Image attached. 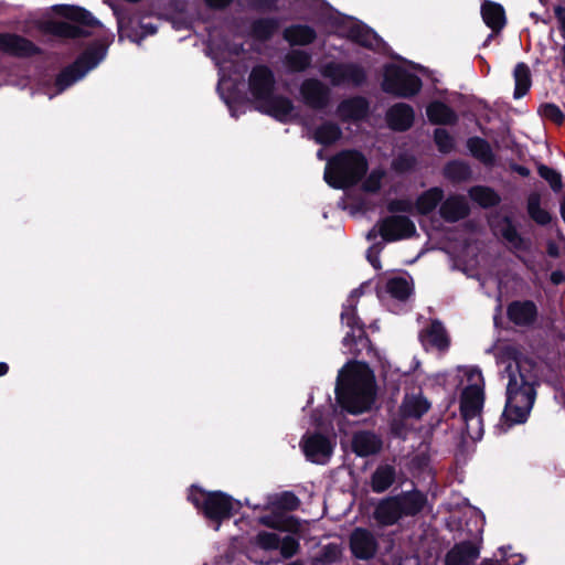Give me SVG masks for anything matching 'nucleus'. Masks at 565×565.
Here are the masks:
<instances>
[{
	"instance_id": "nucleus-36",
	"label": "nucleus",
	"mask_w": 565,
	"mask_h": 565,
	"mask_svg": "<svg viewBox=\"0 0 565 565\" xmlns=\"http://www.w3.org/2000/svg\"><path fill=\"white\" fill-rule=\"evenodd\" d=\"M470 199L482 209L495 207L501 202L499 193L487 185H475L469 190Z\"/></svg>"
},
{
	"instance_id": "nucleus-47",
	"label": "nucleus",
	"mask_w": 565,
	"mask_h": 565,
	"mask_svg": "<svg viewBox=\"0 0 565 565\" xmlns=\"http://www.w3.org/2000/svg\"><path fill=\"white\" fill-rule=\"evenodd\" d=\"M254 543L264 551L278 550L280 536L274 532L260 531L256 534Z\"/></svg>"
},
{
	"instance_id": "nucleus-61",
	"label": "nucleus",
	"mask_w": 565,
	"mask_h": 565,
	"mask_svg": "<svg viewBox=\"0 0 565 565\" xmlns=\"http://www.w3.org/2000/svg\"><path fill=\"white\" fill-rule=\"evenodd\" d=\"M362 295V289L361 288H355L351 291L348 300H347V303H356V299Z\"/></svg>"
},
{
	"instance_id": "nucleus-5",
	"label": "nucleus",
	"mask_w": 565,
	"mask_h": 565,
	"mask_svg": "<svg viewBox=\"0 0 565 565\" xmlns=\"http://www.w3.org/2000/svg\"><path fill=\"white\" fill-rule=\"evenodd\" d=\"M54 11L68 21H50L45 32L62 39L88 38L92 32L85 28H100L102 23L88 10L73 4L54 6Z\"/></svg>"
},
{
	"instance_id": "nucleus-1",
	"label": "nucleus",
	"mask_w": 565,
	"mask_h": 565,
	"mask_svg": "<svg viewBox=\"0 0 565 565\" xmlns=\"http://www.w3.org/2000/svg\"><path fill=\"white\" fill-rule=\"evenodd\" d=\"M513 360L514 367L509 364L505 369L509 374L507 401L499 424L504 433L513 425L527 420L536 399V386L540 385L534 372L536 364L532 359L515 353Z\"/></svg>"
},
{
	"instance_id": "nucleus-19",
	"label": "nucleus",
	"mask_w": 565,
	"mask_h": 565,
	"mask_svg": "<svg viewBox=\"0 0 565 565\" xmlns=\"http://www.w3.org/2000/svg\"><path fill=\"white\" fill-rule=\"evenodd\" d=\"M385 120L393 131L404 132L413 127L415 110L409 104L396 103L386 110Z\"/></svg>"
},
{
	"instance_id": "nucleus-45",
	"label": "nucleus",
	"mask_w": 565,
	"mask_h": 565,
	"mask_svg": "<svg viewBox=\"0 0 565 565\" xmlns=\"http://www.w3.org/2000/svg\"><path fill=\"white\" fill-rule=\"evenodd\" d=\"M539 115L552 121L555 125L561 126L565 121V114L554 103H544L537 109Z\"/></svg>"
},
{
	"instance_id": "nucleus-33",
	"label": "nucleus",
	"mask_w": 565,
	"mask_h": 565,
	"mask_svg": "<svg viewBox=\"0 0 565 565\" xmlns=\"http://www.w3.org/2000/svg\"><path fill=\"white\" fill-rule=\"evenodd\" d=\"M396 470L391 465H380L371 476V488L375 493H383L395 482Z\"/></svg>"
},
{
	"instance_id": "nucleus-60",
	"label": "nucleus",
	"mask_w": 565,
	"mask_h": 565,
	"mask_svg": "<svg viewBox=\"0 0 565 565\" xmlns=\"http://www.w3.org/2000/svg\"><path fill=\"white\" fill-rule=\"evenodd\" d=\"M551 281L554 285H559L565 281V274L561 270H554L551 274Z\"/></svg>"
},
{
	"instance_id": "nucleus-11",
	"label": "nucleus",
	"mask_w": 565,
	"mask_h": 565,
	"mask_svg": "<svg viewBox=\"0 0 565 565\" xmlns=\"http://www.w3.org/2000/svg\"><path fill=\"white\" fill-rule=\"evenodd\" d=\"M380 235L385 242H397L416 235L415 223L406 215H390L379 223Z\"/></svg>"
},
{
	"instance_id": "nucleus-48",
	"label": "nucleus",
	"mask_w": 565,
	"mask_h": 565,
	"mask_svg": "<svg viewBox=\"0 0 565 565\" xmlns=\"http://www.w3.org/2000/svg\"><path fill=\"white\" fill-rule=\"evenodd\" d=\"M274 505L279 510L291 512L299 508L300 500L294 492L285 491L276 499Z\"/></svg>"
},
{
	"instance_id": "nucleus-26",
	"label": "nucleus",
	"mask_w": 565,
	"mask_h": 565,
	"mask_svg": "<svg viewBox=\"0 0 565 565\" xmlns=\"http://www.w3.org/2000/svg\"><path fill=\"white\" fill-rule=\"evenodd\" d=\"M280 20L276 17L257 18L249 25V35L255 41L268 42L278 32Z\"/></svg>"
},
{
	"instance_id": "nucleus-46",
	"label": "nucleus",
	"mask_w": 565,
	"mask_h": 565,
	"mask_svg": "<svg viewBox=\"0 0 565 565\" xmlns=\"http://www.w3.org/2000/svg\"><path fill=\"white\" fill-rule=\"evenodd\" d=\"M539 175L544 179L554 192H559L563 188L562 175L555 169L540 164L537 167Z\"/></svg>"
},
{
	"instance_id": "nucleus-57",
	"label": "nucleus",
	"mask_w": 565,
	"mask_h": 565,
	"mask_svg": "<svg viewBox=\"0 0 565 565\" xmlns=\"http://www.w3.org/2000/svg\"><path fill=\"white\" fill-rule=\"evenodd\" d=\"M379 250L374 252V246L367 249L366 258L374 269H381V262L379 257Z\"/></svg>"
},
{
	"instance_id": "nucleus-49",
	"label": "nucleus",
	"mask_w": 565,
	"mask_h": 565,
	"mask_svg": "<svg viewBox=\"0 0 565 565\" xmlns=\"http://www.w3.org/2000/svg\"><path fill=\"white\" fill-rule=\"evenodd\" d=\"M278 550L284 558H291L300 550L299 539L290 534L280 537V544Z\"/></svg>"
},
{
	"instance_id": "nucleus-10",
	"label": "nucleus",
	"mask_w": 565,
	"mask_h": 565,
	"mask_svg": "<svg viewBox=\"0 0 565 565\" xmlns=\"http://www.w3.org/2000/svg\"><path fill=\"white\" fill-rule=\"evenodd\" d=\"M482 532L477 527L470 537L455 543L445 556V565H473L480 556Z\"/></svg>"
},
{
	"instance_id": "nucleus-35",
	"label": "nucleus",
	"mask_w": 565,
	"mask_h": 565,
	"mask_svg": "<svg viewBox=\"0 0 565 565\" xmlns=\"http://www.w3.org/2000/svg\"><path fill=\"white\" fill-rule=\"evenodd\" d=\"M342 137L341 127L333 121H324L319 125L313 134L312 138L316 143L329 147L339 141Z\"/></svg>"
},
{
	"instance_id": "nucleus-29",
	"label": "nucleus",
	"mask_w": 565,
	"mask_h": 565,
	"mask_svg": "<svg viewBox=\"0 0 565 565\" xmlns=\"http://www.w3.org/2000/svg\"><path fill=\"white\" fill-rule=\"evenodd\" d=\"M402 515L415 516L420 513L426 503L427 497L419 490L403 492L397 497Z\"/></svg>"
},
{
	"instance_id": "nucleus-64",
	"label": "nucleus",
	"mask_w": 565,
	"mask_h": 565,
	"mask_svg": "<svg viewBox=\"0 0 565 565\" xmlns=\"http://www.w3.org/2000/svg\"><path fill=\"white\" fill-rule=\"evenodd\" d=\"M480 565H500L499 561L492 558H484Z\"/></svg>"
},
{
	"instance_id": "nucleus-63",
	"label": "nucleus",
	"mask_w": 565,
	"mask_h": 565,
	"mask_svg": "<svg viewBox=\"0 0 565 565\" xmlns=\"http://www.w3.org/2000/svg\"><path fill=\"white\" fill-rule=\"evenodd\" d=\"M141 29L145 30L146 34H154L157 32V26L151 23L141 24Z\"/></svg>"
},
{
	"instance_id": "nucleus-13",
	"label": "nucleus",
	"mask_w": 565,
	"mask_h": 565,
	"mask_svg": "<svg viewBox=\"0 0 565 565\" xmlns=\"http://www.w3.org/2000/svg\"><path fill=\"white\" fill-rule=\"evenodd\" d=\"M299 93L303 104L313 110H323L331 100V89L318 78L302 81Z\"/></svg>"
},
{
	"instance_id": "nucleus-27",
	"label": "nucleus",
	"mask_w": 565,
	"mask_h": 565,
	"mask_svg": "<svg viewBox=\"0 0 565 565\" xmlns=\"http://www.w3.org/2000/svg\"><path fill=\"white\" fill-rule=\"evenodd\" d=\"M282 38L291 46H306L317 40V32L308 24H291L284 29Z\"/></svg>"
},
{
	"instance_id": "nucleus-42",
	"label": "nucleus",
	"mask_w": 565,
	"mask_h": 565,
	"mask_svg": "<svg viewBox=\"0 0 565 565\" xmlns=\"http://www.w3.org/2000/svg\"><path fill=\"white\" fill-rule=\"evenodd\" d=\"M445 177L451 182H465L471 179V167L461 160H452L444 168Z\"/></svg>"
},
{
	"instance_id": "nucleus-2",
	"label": "nucleus",
	"mask_w": 565,
	"mask_h": 565,
	"mask_svg": "<svg viewBox=\"0 0 565 565\" xmlns=\"http://www.w3.org/2000/svg\"><path fill=\"white\" fill-rule=\"evenodd\" d=\"M335 401L349 414L369 412L376 397V381L373 370L365 362H348L338 373Z\"/></svg>"
},
{
	"instance_id": "nucleus-51",
	"label": "nucleus",
	"mask_w": 565,
	"mask_h": 565,
	"mask_svg": "<svg viewBox=\"0 0 565 565\" xmlns=\"http://www.w3.org/2000/svg\"><path fill=\"white\" fill-rule=\"evenodd\" d=\"M505 225L501 230L502 237L514 247L520 248L523 242L522 236L519 234L512 220L508 216L504 217Z\"/></svg>"
},
{
	"instance_id": "nucleus-43",
	"label": "nucleus",
	"mask_w": 565,
	"mask_h": 565,
	"mask_svg": "<svg viewBox=\"0 0 565 565\" xmlns=\"http://www.w3.org/2000/svg\"><path fill=\"white\" fill-rule=\"evenodd\" d=\"M386 291L395 299L405 301L412 294V287L406 278L397 276L386 282Z\"/></svg>"
},
{
	"instance_id": "nucleus-6",
	"label": "nucleus",
	"mask_w": 565,
	"mask_h": 565,
	"mask_svg": "<svg viewBox=\"0 0 565 565\" xmlns=\"http://www.w3.org/2000/svg\"><path fill=\"white\" fill-rule=\"evenodd\" d=\"M107 47L99 42H95L81 53L76 60L65 66L55 78V86L58 90H64L75 82L86 75L87 72L95 68L106 56Z\"/></svg>"
},
{
	"instance_id": "nucleus-38",
	"label": "nucleus",
	"mask_w": 565,
	"mask_h": 565,
	"mask_svg": "<svg viewBox=\"0 0 565 565\" xmlns=\"http://www.w3.org/2000/svg\"><path fill=\"white\" fill-rule=\"evenodd\" d=\"M526 212L529 217L540 226H546L552 222L551 213L541 207V194L531 192L526 198Z\"/></svg>"
},
{
	"instance_id": "nucleus-14",
	"label": "nucleus",
	"mask_w": 565,
	"mask_h": 565,
	"mask_svg": "<svg viewBox=\"0 0 565 565\" xmlns=\"http://www.w3.org/2000/svg\"><path fill=\"white\" fill-rule=\"evenodd\" d=\"M349 548L354 558L370 561L377 553L379 542L369 529L355 527L349 536Z\"/></svg>"
},
{
	"instance_id": "nucleus-12",
	"label": "nucleus",
	"mask_w": 565,
	"mask_h": 565,
	"mask_svg": "<svg viewBox=\"0 0 565 565\" xmlns=\"http://www.w3.org/2000/svg\"><path fill=\"white\" fill-rule=\"evenodd\" d=\"M276 79L271 68L265 64L255 65L248 76V88L255 100L264 102L274 94Z\"/></svg>"
},
{
	"instance_id": "nucleus-53",
	"label": "nucleus",
	"mask_w": 565,
	"mask_h": 565,
	"mask_svg": "<svg viewBox=\"0 0 565 565\" xmlns=\"http://www.w3.org/2000/svg\"><path fill=\"white\" fill-rule=\"evenodd\" d=\"M250 7L262 12H271L278 9L277 0H250Z\"/></svg>"
},
{
	"instance_id": "nucleus-28",
	"label": "nucleus",
	"mask_w": 565,
	"mask_h": 565,
	"mask_svg": "<svg viewBox=\"0 0 565 565\" xmlns=\"http://www.w3.org/2000/svg\"><path fill=\"white\" fill-rule=\"evenodd\" d=\"M445 192L440 186H433L422 192L415 201V211L419 215H429L441 205Z\"/></svg>"
},
{
	"instance_id": "nucleus-56",
	"label": "nucleus",
	"mask_w": 565,
	"mask_h": 565,
	"mask_svg": "<svg viewBox=\"0 0 565 565\" xmlns=\"http://www.w3.org/2000/svg\"><path fill=\"white\" fill-rule=\"evenodd\" d=\"M234 0H204L205 6L211 10H224L232 4Z\"/></svg>"
},
{
	"instance_id": "nucleus-16",
	"label": "nucleus",
	"mask_w": 565,
	"mask_h": 565,
	"mask_svg": "<svg viewBox=\"0 0 565 565\" xmlns=\"http://www.w3.org/2000/svg\"><path fill=\"white\" fill-rule=\"evenodd\" d=\"M484 402L483 388L477 384L468 385L460 398V414L465 420L467 428L472 420H477L481 424V411Z\"/></svg>"
},
{
	"instance_id": "nucleus-37",
	"label": "nucleus",
	"mask_w": 565,
	"mask_h": 565,
	"mask_svg": "<svg viewBox=\"0 0 565 565\" xmlns=\"http://www.w3.org/2000/svg\"><path fill=\"white\" fill-rule=\"evenodd\" d=\"M348 39L353 43L365 49H373L374 42L379 41V35L364 23L352 24L347 34Z\"/></svg>"
},
{
	"instance_id": "nucleus-31",
	"label": "nucleus",
	"mask_w": 565,
	"mask_h": 565,
	"mask_svg": "<svg viewBox=\"0 0 565 565\" xmlns=\"http://www.w3.org/2000/svg\"><path fill=\"white\" fill-rule=\"evenodd\" d=\"M375 519L384 525H393L402 516L397 497L382 500L374 511Z\"/></svg>"
},
{
	"instance_id": "nucleus-23",
	"label": "nucleus",
	"mask_w": 565,
	"mask_h": 565,
	"mask_svg": "<svg viewBox=\"0 0 565 565\" xmlns=\"http://www.w3.org/2000/svg\"><path fill=\"white\" fill-rule=\"evenodd\" d=\"M351 446L356 456L369 457L381 451L383 441L373 431L361 430L353 435Z\"/></svg>"
},
{
	"instance_id": "nucleus-15",
	"label": "nucleus",
	"mask_w": 565,
	"mask_h": 565,
	"mask_svg": "<svg viewBox=\"0 0 565 565\" xmlns=\"http://www.w3.org/2000/svg\"><path fill=\"white\" fill-rule=\"evenodd\" d=\"M0 52L18 58H29L41 55L42 49L22 35L0 33Z\"/></svg>"
},
{
	"instance_id": "nucleus-25",
	"label": "nucleus",
	"mask_w": 565,
	"mask_h": 565,
	"mask_svg": "<svg viewBox=\"0 0 565 565\" xmlns=\"http://www.w3.org/2000/svg\"><path fill=\"white\" fill-rule=\"evenodd\" d=\"M481 17L493 33H500L507 24L505 10L498 2L484 0L481 4Z\"/></svg>"
},
{
	"instance_id": "nucleus-40",
	"label": "nucleus",
	"mask_w": 565,
	"mask_h": 565,
	"mask_svg": "<svg viewBox=\"0 0 565 565\" xmlns=\"http://www.w3.org/2000/svg\"><path fill=\"white\" fill-rule=\"evenodd\" d=\"M312 55L303 50L294 49L285 56V65L292 73H301L311 66Z\"/></svg>"
},
{
	"instance_id": "nucleus-20",
	"label": "nucleus",
	"mask_w": 565,
	"mask_h": 565,
	"mask_svg": "<svg viewBox=\"0 0 565 565\" xmlns=\"http://www.w3.org/2000/svg\"><path fill=\"white\" fill-rule=\"evenodd\" d=\"M337 113L344 122L361 121L370 114V103L364 96L349 97L339 103Z\"/></svg>"
},
{
	"instance_id": "nucleus-21",
	"label": "nucleus",
	"mask_w": 565,
	"mask_h": 565,
	"mask_svg": "<svg viewBox=\"0 0 565 565\" xmlns=\"http://www.w3.org/2000/svg\"><path fill=\"white\" fill-rule=\"evenodd\" d=\"M258 110L271 116L282 124H286L289 121L290 116L295 110V105L290 98L284 95L273 94L259 104Z\"/></svg>"
},
{
	"instance_id": "nucleus-52",
	"label": "nucleus",
	"mask_w": 565,
	"mask_h": 565,
	"mask_svg": "<svg viewBox=\"0 0 565 565\" xmlns=\"http://www.w3.org/2000/svg\"><path fill=\"white\" fill-rule=\"evenodd\" d=\"M386 209L393 215H397L396 213H414L415 204L409 199H393L387 203Z\"/></svg>"
},
{
	"instance_id": "nucleus-24",
	"label": "nucleus",
	"mask_w": 565,
	"mask_h": 565,
	"mask_svg": "<svg viewBox=\"0 0 565 565\" xmlns=\"http://www.w3.org/2000/svg\"><path fill=\"white\" fill-rule=\"evenodd\" d=\"M428 121L436 126H455L459 117L457 113L441 100H433L426 107Z\"/></svg>"
},
{
	"instance_id": "nucleus-34",
	"label": "nucleus",
	"mask_w": 565,
	"mask_h": 565,
	"mask_svg": "<svg viewBox=\"0 0 565 565\" xmlns=\"http://www.w3.org/2000/svg\"><path fill=\"white\" fill-rule=\"evenodd\" d=\"M467 148L471 156L482 162L484 166H493L495 156L490 143L481 137L475 136L467 140Z\"/></svg>"
},
{
	"instance_id": "nucleus-4",
	"label": "nucleus",
	"mask_w": 565,
	"mask_h": 565,
	"mask_svg": "<svg viewBox=\"0 0 565 565\" xmlns=\"http://www.w3.org/2000/svg\"><path fill=\"white\" fill-rule=\"evenodd\" d=\"M188 500L218 531L222 523L232 519L242 508L239 501L232 495L216 490L207 491L198 486H191Z\"/></svg>"
},
{
	"instance_id": "nucleus-59",
	"label": "nucleus",
	"mask_w": 565,
	"mask_h": 565,
	"mask_svg": "<svg viewBox=\"0 0 565 565\" xmlns=\"http://www.w3.org/2000/svg\"><path fill=\"white\" fill-rule=\"evenodd\" d=\"M511 169L512 171L516 172L519 175L524 178L529 177L531 173L527 167L518 163L512 164Z\"/></svg>"
},
{
	"instance_id": "nucleus-39",
	"label": "nucleus",
	"mask_w": 565,
	"mask_h": 565,
	"mask_svg": "<svg viewBox=\"0 0 565 565\" xmlns=\"http://www.w3.org/2000/svg\"><path fill=\"white\" fill-rule=\"evenodd\" d=\"M513 77L515 83L513 97L520 99L527 94L532 86V75L529 65L524 62L518 63L513 71Z\"/></svg>"
},
{
	"instance_id": "nucleus-54",
	"label": "nucleus",
	"mask_w": 565,
	"mask_h": 565,
	"mask_svg": "<svg viewBox=\"0 0 565 565\" xmlns=\"http://www.w3.org/2000/svg\"><path fill=\"white\" fill-rule=\"evenodd\" d=\"M414 159L408 157H398L393 162V168L396 172L403 173L411 171L414 168Z\"/></svg>"
},
{
	"instance_id": "nucleus-22",
	"label": "nucleus",
	"mask_w": 565,
	"mask_h": 565,
	"mask_svg": "<svg viewBox=\"0 0 565 565\" xmlns=\"http://www.w3.org/2000/svg\"><path fill=\"white\" fill-rule=\"evenodd\" d=\"M470 214V206L463 195L452 194L443 200L439 215L447 223L459 222Z\"/></svg>"
},
{
	"instance_id": "nucleus-55",
	"label": "nucleus",
	"mask_w": 565,
	"mask_h": 565,
	"mask_svg": "<svg viewBox=\"0 0 565 565\" xmlns=\"http://www.w3.org/2000/svg\"><path fill=\"white\" fill-rule=\"evenodd\" d=\"M322 561L332 564L339 558V550L334 544H328L322 548Z\"/></svg>"
},
{
	"instance_id": "nucleus-41",
	"label": "nucleus",
	"mask_w": 565,
	"mask_h": 565,
	"mask_svg": "<svg viewBox=\"0 0 565 565\" xmlns=\"http://www.w3.org/2000/svg\"><path fill=\"white\" fill-rule=\"evenodd\" d=\"M429 408L430 403L422 395L406 398L401 406V411L405 417L417 419L425 415Z\"/></svg>"
},
{
	"instance_id": "nucleus-7",
	"label": "nucleus",
	"mask_w": 565,
	"mask_h": 565,
	"mask_svg": "<svg viewBox=\"0 0 565 565\" xmlns=\"http://www.w3.org/2000/svg\"><path fill=\"white\" fill-rule=\"evenodd\" d=\"M423 87L420 77L401 65L387 63L383 68L381 88L384 93L399 97L412 98Z\"/></svg>"
},
{
	"instance_id": "nucleus-50",
	"label": "nucleus",
	"mask_w": 565,
	"mask_h": 565,
	"mask_svg": "<svg viewBox=\"0 0 565 565\" xmlns=\"http://www.w3.org/2000/svg\"><path fill=\"white\" fill-rule=\"evenodd\" d=\"M384 175L385 172L382 169L372 170L362 183L363 191L372 194L377 193L381 190L382 179Z\"/></svg>"
},
{
	"instance_id": "nucleus-18",
	"label": "nucleus",
	"mask_w": 565,
	"mask_h": 565,
	"mask_svg": "<svg viewBox=\"0 0 565 565\" xmlns=\"http://www.w3.org/2000/svg\"><path fill=\"white\" fill-rule=\"evenodd\" d=\"M301 447L306 458L313 463H326L332 455L330 439L320 433L305 436Z\"/></svg>"
},
{
	"instance_id": "nucleus-44",
	"label": "nucleus",
	"mask_w": 565,
	"mask_h": 565,
	"mask_svg": "<svg viewBox=\"0 0 565 565\" xmlns=\"http://www.w3.org/2000/svg\"><path fill=\"white\" fill-rule=\"evenodd\" d=\"M434 142L440 153L447 154L455 149V138L445 128H436L433 134Z\"/></svg>"
},
{
	"instance_id": "nucleus-3",
	"label": "nucleus",
	"mask_w": 565,
	"mask_h": 565,
	"mask_svg": "<svg viewBox=\"0 0 565 565\" xmlns=\"http://www.w3.org/2000/svg\"><path fill=\"white\" fill-rule=\"evenodd\" d=\"M367 169V160L361 151L342 150L328 161L323 178L331 188L344 190L356 185Z\"/></svg>"
},
{
	"instance_id": "nucleus-62",
	"label": "nucleus",
	"mask_w": 565,
	"mask_h": 565,
	"mask_svg": "<svg viewBox=\"0 0 565 565\" xmlns=\"http://www.w3.org/2000/svg\"><path fill=\"white\" fill-rule=\"evenodd\" d=\"M554 14H555L556 19L559 21V23L562 24L564 21V18H565V8L562 6H556L554 8Z\"/></svg>"
},
{
	"instance_id": "nucleus-58",
	"label": "nucleus",
	"mask_w": 565,
	"mask_h": 565,
	"mask_svg": "<svg viewBox=\"0 0 565 565\" xmlns=\"http://www.w3.org/2000/svg\"><path fill=\"white\" fill-rule=\"evenodd\" d=\"M546 253L552 258L559 257V248H558L557 244L554 242H548L547 246H546Z\"/></svg>"
},
{
	"instance_id": "nucleus-8",
	"label": "nucleus",
	"mask_w": 565,
	"mask_h": 565,
	"mask_svg": "<svg viewBox=\"0 0 565 565\" xmlns=\"http://www.w3.org/2000/svg\"><path fill=\"white\" fill-rule=\"evenodd\" d=\"M321 75L328 78L332 86H352L362 87L367 83V73L365 68L354 62H328L321 70Z\"/></svg>"
},
{
	"instance_id": "nucleus-30",
	"label": "nucleus",
	"mask_w": 565,
	"mask_h": 565,
	"mask_svg": "<svg viewBox=\"0 0 565 565\" xmlns=\"http://www.w3.org/2000/svg\"><path fill=\"white\" fill-rule=\"evenodd\" d=\"M420 340L426 339L429 344L440 351L447 350L450 345L447 331L439 320H433L428 328L420 332Z\"/></svg>"
},
{
	"instance_id": "nucleus-32",
	"label": "nucleus",
	"mask_w": 565,
	"mask_h": 565,
	"mask_svg": "<svg viewBox=\"0 0 565 565\" xmlns=\"http://www.w3.org/2000/svg\"><path fill=\"white\" fill-rule=\"evenodd\" d=\"M260 523L267 527L281 532L296 534L300 532L301 524L294 515L287 514H269L260 518Z\"/></svg>"
},
{
	"instance_id": "nucleus-17",
	"label": "nucleus",
	"mask_w": 565,
	"mask_h": 565,
	"mask_svg": "<svg viewBox=\"0 0 565 565\" xmlns=\"http://www.w3.org/2000/svg\"><path fill=\"white\" fill-rule=\"evenodd\" d=\"M507 318L516 327H532L539 318V309L533 300H513L507 306Z\"/></svg>"
},
{
	"instance_id": "nucleus-9",
	"label": "nucleus",
	"mask_w": 565,
	"mask_h": 565,
	"mask_svg": "<svg viewBox=\"0 0 565 565\" xmlns=\"http://www.w3.org/2000/svg\"><path fill=\"white\" fill-rule=\"evenodd\" d=\"M340 317L341 321L351 329L342 340L350 353L358 356L363 349L371 350L372 342L365 331L364 322L356 313V303H344Z\"/></svg>"
}]
</instances>
